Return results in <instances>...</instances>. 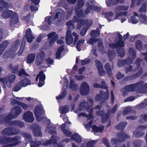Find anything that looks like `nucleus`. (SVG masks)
Instances as JSON below:
<instances>
[{
  "label": "nucleus",
  "instance_id": "20e7f679",
  "mask_svg": "<svg viewBox=\"0 0 147 147\" xmlns=\"http://www.w3.org/2000/svg\"><path fill=\"white\" fill-rule=\"evenodd\" d=\"M44 112V110L41 106L36 107L34 110V114L36 117L37 120L38 121L41 120V116L42 114Z\"/></svg>",
  "mask_w": 147,
  "mask_h": 147
},
{
  "label": "nucleus",
  "instance_id": "0eeeda50",
  "mask_svg": "<svg viewBox=\"0 0 147 147\" xmlns=\"http://www.w3.org/2000/svg\"><path fill=\"white\" fill-rule=\"evenodd\" d=\"M89 90L88 85L86 83H83L80 88V92L82 94L85 95L87 94Z\"/></svg>",
  "mask_w": 147,
  "mask_h": 147
},
{
  "label": "nucleus",
  "instance_id": "8fccbe9b",
  "mask_svg": "<svg viewBox=\"0 0 147 147\" xmlns=\"http://www.w3.org/2000/svg\"><path fill=\"white\" fill-rule=\"evenodd\" d=\"M90 60L89 59L86 60H85L83 61H82V64L83 65H85L89 62Z\"/></svg>",
  "mask_w": 147,
  "mask_h": 147
},
{
  "label": "nucleus",
  "instance_id": "ea45409f",
  "mask_svg": "<svg viewBox=\"0 0 147 147\" xmlns=\"http://www.w3.org/2000/svg\"><path fill=\"white\" fill-rule=\"evenodd\" d=\"M86 31L87 30L86 29L82 30L80 32L81 35L82 36H84L86 34Z\"/></svg>",
  "mask_w": 147,
  "mask_h": 147
},
{
  "label": "nucleus",
  "instance_id": "3c124183",
  "mask_svg": "<svg viewBox=\"0 0 147 147\" xmlns=\"http://www.w3.org/2000/svg\"><path fill=\"white\" fill-rule=\"evenodd\" d=\"M123 14L124 15H125L126 14L125 13H123V14H117L116 15V16H115V19H117L118 18H118V17H120V16H123Z\"/></svg>",
  "mask_w": 147,
  "mask_h": 147
},
{
  "label": "nucleus",
  "instance_id": "58836bf2",
  "mask_svg": "<svg viewBox=\"0 0 147 147\" xmlns=\"http://www.w3.org/2000/svg\"><path fill=\"white\" fill-rule=\"evenodd\" d=\"M65 93L66 92H63L61 96H59L58 97H56L57 99H59L63 98L64 97V95H65Z\"/></svg>",
  "mask_w": 147,
  "mask_h": 147
},
{
  "label": "nucleus",
  "instance_id": "c756f323",
  "mask_svg": "<svg viewBox=\"0 0 147 147\" xmlns=\"http://www.w3.org/2000/svg\"><path fill=\"white\" fill-rule=\"evenodd\" d=\"M92 107L91 106H90L89 108H88L87 109V111L88 112H90V111H92ZM86 117L87 118H88L89 119H90L92 117V115L89 112V115L88 116H86Z\"/></svg>",
  "mask_w": 147,
  "mask_h": 147
},
{
  "label": "nucleus",
  "instance_id": "5701e85b",
  "mask_svg": "<svg viewBox=\"0 0 147 147\" xmlns=\"http://www.w3.org/2000/svg\"><path fill=\"white\" fill-rule=\"evenodd\" d=\"M137 14L136 13H134V15L135 16L131 17L130 19V22L133 24H136L138 22V20L136 19V17L138 18V16H136Z\"/></svg>",
  "mask_w": 147,
  "mask_h": 147
},
{
  "label": "nucleus",
  "instance_id": "412c9836",
  "mask_svg": "<svg viewBox=\"0 0 147 147\" xmlns=\"http://www.w3.org/2000/svg\"><path fill=\"white\" fill-rule=\"evenodd\" d=\"M96 141H90L86 144L85 146L84 145H82V147H94V145L96 142Z\"/></svg>",
  "mask_w": 147,
  "mask_h": 147
},
{
  "label": "nucleus",
  "instance_id": "c85d7f7f",
  "mask_svg": "<svg viewBox=\"0 0 147 147\" xmlns=\"http://www.w3.org/2000/svg\"><path fill=\"white\" fill-rule=\"evenodd\" d=\"M8 44V42L7 41H5L3 42L2 44L0 45V47L1 48H4V50L5 48L7 46Z\"/></svg>",
  "mask_w": 147,
  "mask_h": 147
},
{
  "label": "nucleus",
  "instance_id": "bf43d9fd",
  "mask_svg": "<svg viewBox=\"0 0 147 147\" xmlns=\"http://www.w3.org/2000/svg\"><path fill=\"white\" fill-rule=\"evenodd\" d=\"M93 86L94 87H96V88H98V87H101V86L99 84H95L93 85Z\"/></svg>",
  "mask_w": 147,
  "mask_h": 147
},
{
  "label": "nucleus",
  "instance_id": "39448f33",
  "mask_svg": "<svg viewBox=\"0 0 147 147\" xmlns=\"http://www.w3.org/2000/svg\"><path fill=\"white\" fill-rule=\"evenodd\" d=\"M45 78V75L42 72H41L37 76L36 80L37 82H39L38 83L39 87H41L44 84V81Z\"/></svg>",
  "mask_w": 147,
  "mask_h": 147
},
{
  "label": "nucleus",
  "instance_id": "dca6fc26",
  "mask_svg": "<svg viewBox=\"0 0 147 147\" xmlns=\"http://www.w3.org/2000/svg\"><path fill=\"white\" fill-rule=\"evenodd\" d=\"M64 49L63 46H61L58 48L57 51L56 55V57L57 59H59L61 57V53L63 51Z\"/></svg>",
  "mask_w": 147,
  "mask_h": 147
},
{
  "label": "nucleus",
  "instance_id": "7ed1b4c3",
  "mask_svg": "<svg viewBox=\"0 0 147 147\" xmlns=\"http://www.w3.org/2000/svg\"><path fill=\"white\" fill-rule=\"evenodd\" d=\"M16 78L14 75L10 74L8 77L2 78L0 81L2 82L4 85H6L9 86L10 84L13 82Z\"/></svg>",
  "mask_w": 147,
  "mask_h": 147
},
{
  "label": "nucleus",
  "instance_id": "13d9d810",
  "mask_svg": "<svg viewBox=\"0 0 147 147\" xmlns=\"http://www.w3.org/2000/svg\"><path fill=\"white\" fill-rule=\"evenodd\" d=\"M69 3H74L76 1V0H67Z\"/></svg>",
  "mask_w": 147,
  "mask_h": 147
},
{
  "label": "nucleus",
  "instance_id": "a211bd4d",
  "mask_svg": "<svg viewBox=\"0 0 147 147\" xmlns=\"http://www.w3.org/2000/svg\"><path fill=\"white\" fill-rule=\"evenodd\" d=\"M11 22L13 24L16 23L18 21V15L16 13H13V15L11 18Z\"/></svg>",
  "mask_w": 147,
  "mask_h": 147
},
{
  "label": "nucleus",
  "instance_id": "a878e982",
  "mask_svg": "<svg viewBox=\"0 0 147 147\" xmlns=\"http://www.w3.org/2000/svg\"><path fill=\"white\" fill-rule=\"evenodd\" d=\"M85 41L84 40L82 39L81 40H80L78 41V42L77 43L76 45V49L78 50L79 51H80V49L79 48V47L80 45H82L84 42Z\"/></svg>",
  "mask_w": 147,
  "mask_h": 147
},
{
  "label": "nucleus",
  "instance_id": "680f3d73",
  "mask_svg": "<svg viewBox=\"0 0 147 147\" xmlns=\"http://www.w3.org/2000/svg\"><path fill=\"white\" fill-rule=\"evenodd\" d=\"M76 78L77 80H81L83 78L82 76H81L80 77H79L77 76H76Z\"/></svg>",
  "mask_w": 147,
  "mask_h": 147
},
{
  "label": "nucleus",
  "instance_id": "4be33fe9",
  "mask_svg": "<svg viewBox=\"0 0 147 147\" xmlns=\"http://www.w3.org/2000/svg\"><path fill=\"white\" fill-rule=\"evenodd\" d=\"M12 102L14 103H16V104H18L22 108L24 109H26L27 108L28 106H27L24 104L22 103H20L18 101H16L14 100H13L12 101Z\"/></svg>",
  "mask_w": 147,
  "mask_h": 147
},
{
  "label": "nucleus",
  "instance_id": "e2e57ef3",
  "mask_svg": "<svg viewBox=\"0 0 147 147\" xmlns=\"http://www.w3.org/2000/svg\"><path fill=\"white\" fill-rule=\"evenodd\" d=\"M83 1H81L80 3V4L78 5V6H79L80 7H82L83 4Z\"/></svg>",
  "mask_w": 147,
  "mask_h": 147
},
{
  "label": "nucleus",
  "instance_id": "a18cd8bd",
  "mask_svg": "<svg viewBox=\"0 0 147 147\" xmlns=\"http://www.w3.org/2000/svg\"><path fill=\"white\" fill-rule=\"evenodd\" d=\"M136 46L137 48H139L141 47V42L140 41H138L136 42Z\"/></svg>",
  "mask_w": 147,
  "mask_h": 147
},
{
  "label": "nucleus",
  "instance_id": "052dcab7",
  "mask_svg": "<svg viewBox=\"0 0 147 147\" xmlns=\"http://www.w3.org/2000/svg\"><path fill=\"white\" fill-rule=\"evenodd\" d=\"M18 70V68H16V69H13L12 70V72L13 73H16Z\"/></svg>",
  "mask_w": 147,
  "mask_h": 147
},
{
  "label": "nucleus",
  "instance_id": "0e129e2a",
  "mask_svg": "<svg viewBox=\"0 0 147 147\" xmlns=\"http://www.w3.org/2000/svg\"><path fill=\"white\" fill-rule=\"evenodd\" d=\"M129 35V33H127L126 35H124L123 38L124 39H126L128 37Z\"/></svg>",
  "mask_w": 147,
  "mask_h": 147
},
{
  "label": "nucleus",
  "instance_id": "7c9ffc66",
  "mask_svg": "<svg viewBox=\"0 0 147 147\" xmlns=\"http://www.w3.org/2000/svg\"><path fill=\"white\" fill-rule=\"evenodd\" d=\"M105 67L108 73L109 74L111 72V69L110 68L109 64L108 63L105 66Z\"/></svg>",
  "mask_w": 147,
  "mask_h": 147
},
{
  "label": "nucleus",
  "instance_id": "6e6552de",
  "mask_svg": "<svg viewBox=\"0 0 147 147\" xmlns=\"http://www.w3.org/2000/svg\"><path fill=\"white\" fill-rule=\"evenodd\" d=\"M49 39L50 38L49 43L51 45L55 42L57 39L58 38V36L55 32H52L48 35Z\"/></svg>",
  "mask_w": 147,
  "mask_h": 147
},
{
  "label": "nucleus",
  "instance_id": "5fc2aeb1",
  "mask_svg": "<svg viewBox=\"0 0 147 147\" xmlns=\"http://www.w3.org/2000/svg\"><path fill=\"white\" fill-rule=\"evenodd\" d=\"M52 129L53 128L52 127H51V128H50L47 127L46 129V132H47L48 133H49L50 134H51L52 132H51L50 130Z\"/></svg>",
  "mask_w": 147,
  "mask_h": 147
},
{
  "label": "nucleus",
  "instance_id": "37998d69",
  "mask_svg": "<svg viewBox=\"0 0 147 147\" xmlns=\"http://www.w3.org/2000/svg\"><path fill=\"white\" fill-rule=\"evenodd\" d=\"M31 9L32 11H37L38 9V8L36 6H31Z\"/></svg>",
  "mask_w": 147,
  "mask_h": 147
},
{
  "label": "nucleus",
  "instance_id": "49530a36",
  "mask_svg": "<svg viewBox=\"0 0 147 147\" xmlns=\"http://www.w3.org/2000/svg\"><path fill=\"white\" fill-rule=\"evenodd\" d=\"M146 7L145 5L143 6L140 9V11H146Z\"/></svg>",
  "mask_w": 147,
  "mask_h": 147
},
{
  "label": "nucleus",
  "instance_id": "bb28decb",
  "mask_svg": "<svg viewBox=\"0 0 147 147\" xmlns=\"http://www.w3.org/2000/svg\"><path fill=\"white\" fill-rule=\"evenodd\" d=\"M40 144V143L39 141L32 142L30 143L31 147H38Z\"/></svg>",
  "mask_w": 147,
  "mask_h": 147
},
{
  "label": "nucleus",
  "instance_id": "f257e3e1",
  "mask_svg": "<svg viewBox=\"0 0 147 147\" xmlns=\"http://www.w3.org/2000/svg\"><path fill=\"white\" fill-rule=\"evenodd\" d=\"M78 39V35L75 32L71 34L70 32L67 30L66 34V41L67 44H70L74 41L75 45Z\"/></svg>",
  "mask_w": 147,
  "mask_h": 147
},
{
  "label": "nucleus",
  "instance_id": "c03bdc74",
  "mask_svg": "<svg viewBox=\"0 0 147 147\" xmlns=\"http://www.w3.org/2000/svg\"><path fill=\"white\" fill-rule=\"evenodd\" d=\"M95 42L94 39H91L87 42V43H89L91 44H92Z\"/></svg>",
  "mask_w": 147,
  "mask_h": 147
},
{
  "label": "nucleus",
  "instance_id": "c9c22d12",
  "mask_svg": "<svg viewBox=\"0 0 147 147\" xmlns=\"http://www.w3.org/2000/svg\"><path fill=\"white\" fill-rule=\"evenodd\" d=\"M92 125L91 122H90L88 124L85 125V128L88 130H89L90 128Z\"/></svg>",
  "mask_w": 147,
  "mask_h": 147
},
{
  "label": "nucleus",
  "instance_id": "b1692460",
  "mask_svg": "<svg viewBox=\"0 0 147 147\" xmlns=\"http://www.w3.org/2000/svg\"><path fill=\"white\" fill-rule=\"evenodd\" d=\"M11 111L13 113L18 114L20 112L21 109L20 107H17L12 109Z\"/></svg>",
  "mask_w": 147,
  "mask_h": 147
},
{
  "label": "nucleus",
  "instance_id": "ddd939ff",
  "mask_svg": "<svg viewBox=\"0 0 147 147\" xmlns=\"http://www.w3.org/2000/svg\"><path fill=\"white\" fill-rule=\"evenodd\" d=\"M71 139L78 143H80L82 141V139L80 137L78 134L73 135L71 136Z\"/></svg>",
  "mask_w": 147,
  "mask_h": 147
},
{
  "label": "nucleus",
  "instance_id": "4d7b16f0",
  "mask_svg": "<svg viewBox=\"0 0 147 147\" xmlns=\"http://www.w3.org/2000/svg\"><path fill=\"white\" fill-rule=\"evenodd\" d=\"M24 49V47H21V48L19 51V55H21V54L22 53V52L23 51Z\"/></svg>",
  "mask_w": 147,
  "mask_h": 147
},
{
  "label": "nucleus",
  "instance_id": "f03ea898",
  "mask_svg": "<svg viewBox=\"0 0 147 147\" xmlns=\"http://www.w3.org/2000/svg\"><path fill=\"white\" fill-rule=\"evenodd\" d=\"M30 84V82L29 80L28 79H24L20 82L14 88L13 90L14 91H18L22 87H25Z\"/></svg>",
  "mask_w": 147,
  "mask_h": 147
},
{
  "label": "nucleus",
  "instance_id": "603ef678",
  "mask_svg": "<svg viewBox=\"0 0 147 147\" xmlns=\"http://www.w3.org/2000/svg\"><path fill=\"white\" fill-rule=\"evenodd\" d=\"M64 42L63 40L60 39L58 40L57 41V44H59L60 45L64 43Z\"/></svg>",
  "mask_w": 147,
  "mask_h": 147
},
{
  "label": "nucleus",
  "instance_id": "9d476101",
  "mask_svg": "<svg viewBox=\"0 0 147 147\" xmlns=\"http://www.w3.org/2000/svg\"><path fill=\"white\" fill-rule=\"evenodd\" d=\"M15 140L12 138H9L7 139L6 140H5V142H2L0 143V144H8L9 143H11V144H7L5 146L6 147H10L16 145V144H15Z\"/></svg>",
  "mask_w": 147,
  "mask_h": 147
},
{
  "label": "nucleus",
  "instance_id": "de8ad7c7",
  "mask_svg": "<svg viewBox=\"0 0 147 147\" xmlns=\"http://www.w3.org/2000/svg\"><path fill=\"white\" fill-rule=\"evenodd\" d=\"M76 21L77 22H78V24H83V22H84L83 20L82 19H80L79 20V19H78L76 20Z\"/></svg>",
  "mask_w": 147,
  "mask_h": 147
},
{
  "label": "nucleus",
  "instance_id": "2f4dec72",
  "mask_svg": "<svg viewBox=\"0 0 147 147\" xmlns=\"http://www.w3.org/2000/svg\"><path fill=\"white\" fill-rule=\"evenodd\" d=\"M140 20L142 23H144L147 20V18L146 16L143 15L140 17Z\"/></svg>",
  "mask_w": 147,
  "mask_h": 147
},
{
  "label": "nucleus",
  "instance_id": "473e14b6",
  "mask_svg": "<svg viewBox=\"0 0 147 147\" xmlns=\"http://www.w3.org/2000/svg\"><path fill=\"white\" fill-rule=\"evenodd\" d=\"M18 75L19 76H22L24 75L25 76L26 75L24 70L22 69L20 70Z\"/></svg>",
  "mask_w": 147,
  "mask_h": 147
},
{
  "label": "nucleus",
  "instance_id": "2eb2a0df",
  "mask_svg": "<svg viewBox=\"0 0 147 147\" xmlns=\"http://www.w3.org/2000/svg\"><path fill=\"white\" fill-rule=\"evenodd\" d=\"M92 130L94 132L95 135H97L96 133L99 132H102L103 130V127L99 128L95 125H93L92 127Z\"/></svg>",
  "mask_w": 147,
  "mask_h": 147
},
{
  "label": "nucleus",
  "instance_id": "4468645a",
  "mask_svg": "<svg viewBox=\"0 0 147 147\" xmlns=\"http://www.w3.org/2000/svg\"><path fill=\"white\" fill-rule=\"evenodd\" d=\"M35 55L34 54H30L27 58L26 62L28 63H32L35 58Z\"/></svg>",
  "mask_w": 147,
  "mask_h": 147
},
{
  "label": "nucleus",
  "instance_id": "6ab92c4d",
  "mask_svg": "<svg viewBox=\"0 0 147 147\" xmlns=\"http://www.w3.org/2000/svg\"><path fill=\"white\" fill-rule=\"evenodd\" d=\"M68 110V108L66 107H61L59 108V111L62 113V114H65L67 112ZM62 116L61 115V117Z\"/></svg>",
  "mask_w": 147,
  "mask_h": 147
},
{
  "label": "nucleus",
  "instance_id": "774afa93",
  "mask_svg": "<svg viewBox=\"0 0 147 147\" xmlns=\"http://www.w3.org/2000/svg\"><path fill=\"white\" fill-rule=\"evenodd\" d=\"M143 55L145 56L144 57L146 60H147V53H143Z\"/></svg>",
  "mask_w": 147,
  "mask_h": 147
},
{
  "label": "nucleus",
  "instance_id": "aec40b11",
  "mask_svg": "<svg viewBox=\"0 0 147 147\" xmlns=\"http://www.w3.org/2000/svg\"><path fill=\"white\" fill-rule=\"evenodd\" d=\"M13 14L12 11L7 10L5 12H4L2 16L3 18H6L9 17L11 15Z\"/></svg>",
  "mask_w": 147,
  "mask_h": 147
},
{
  "label": "nucleus",
  "instance_id": "79ce46f5",
  "mask_svg": "<svg viewBox=\"0 0 147 147\" xmlns=\"http://www.w3.org/2000/svg\"><path fill=\"white\" fill-rule=\"evenodd\" d=\"M98 48L100 51L103 49V47L102 46V44L101 42H100L99 44H98Z\"/></svg>",
  "mask_w": 147,
  "mask_h": 147
},
{
  "label": "nucleus",
  "instance_id": "9b49d317",
  "mask_svg": "<svg viewBox=\"0 0 147 147\" xmlns=\"http://www.w3.org/2000/svg\"><path fill=\"white\" fill-rule=\"evenodd\" d=\"M44 56V53L42 51L41 52L38 54L36 59V63L37 65H39L42 63Z\"/></svg>",
  "mask_w": 147,
  "mask_h": 147
},
{
  "label": "nucleus",
  "instance_id": "1a4fd4ad",
  "mask_svg": "<svg viewBox=\"0 0 147 147\" xmlns=\"http://www.w3.org/2000/svg\"><path fill=\"white\" fill-rule=\"evenodd\" d=\"M25 36L28 42L30 43L35 38L31 34V30L30 28L27 29L26 31Z\"/></svg>",
  "mask_w": 147,
  "mask_h": 147
},
{
  "label": "nucleus",
  "instance_id": "72a5a7b5",
  "mask_svg": "<svg viewBox=\"0 0 147 147\" xmlns=\"http://www.w3.org/2000/svg\"><path fill=\"white\" fill-rule=\"evenodd\" d=\"M33 134L36 136H40L41 135V133L39 130H34L33 131Z\"/></svg>",
  "mask_w": 147,
  "mask_h": 147
},
{
  "label": "nucleus",
  "instance_id": "423d86ee",
  "mask_svg": "<svg viewBox=\"0 0 147 147\" xmlns=\"http://www.w3.org/2000/svg\"><path fill=\"white\" fill-rule=\"evenodd\" d=\"M23 119L26 121L32 122L34 120L32 113L31 112H27L24 114Z\"/></svg>",
  "mask_w": 147,
  "mask_h": 147
},
{
  "label": "nucleus",
  "instance_id": "f3484780",
  "mask_svg": "<svg viewBox=\"0 0 147 147\" xmlns=\"http://www.w3.org/2000/svg\"><path fill=\"white\" fill-rule=\"evenodd\" d=\"M66 124V123H65L64 124L62 125L61 126V129L63 131L64 134L67 136H69L71 134V133L68 130L65 131L64 128H65V124Z\"/></svg>",
  "mask_w": 147,
  "mask_h": 147
},
{
  "label": "nucleus",
  "instance_id": "69168bd1",
  "mask_svg": "<svg viewBox=\"0 0 147 147\" xmlns=\"http://www.w3.org/2000/svg\"><path fill=\"white\" fill-rule=\"evenodd\" d=\"M135 98L134 97H130L128 98V100L132 101L135 99Z\"/></svg>",
  "mask_w": 147,
  "mask_h": 147
},
{
  "label": "nucleus",
  "instance_id": "864d4df0",
  "mask_svg": "<svg viewBox=\"0 0 147 147\" xmlns=\"http://www.w3.org/2000/svg\"><path fill=\"white\" fill-rule=\"evenodd\" d=\"M32 1L35 4H38L40 0H30Z\"/></svg>",
  "mask_w": 147,
  "mask_h": 147
},
{
  "label": "nucleus",
  "instance_id": "e433bc0d",
  "mask_svg": "<svg viewBox=\"0 0 147 147\" xmlns=\"http://www.w3.org/2000/svg\"><path fill=\"white\" fill-rule=\"evenodd\" d=\"M51 19V17L48 16L45 18V21L48 24H51V20H50Z\"/></svg>",
  "mask_w": 147,
  "mask_h": 147
},
{
  "label": "nucleus",
  "instance_id": "393cba45",
  "mask_svg": "<svg viewBox=\"0 0 147 147\" xmlns=\"http://www.w3.org/2000/svg\"><path fill=\"white\" fill-rule=\"evenodd\" d=\"M78 88V85H74V81L72 80H71L70 82V88L72 89V90H76Z\"/></svg>",
  "mask_w": 147,
  "mask_h": 147
},
{
  "label": "nucleus",
  "instance_id": "a19ab883",
  "mask_svg": "<svg viewBox=\"0 0 147 147\" xmlns=\"http://www.w3.org/2000/svg\"><path fill=\"white\" fill-rule=\"evenodd\" d=\"M46 60L47 63L49 64H51L53 62V60L50 58L46 59Z\"/></svg>",
  "mask_w": 147,
  "mask_h": 147
},
{
  "label": "nucleus",
  "instance_id": "6e6d98bb",
  "mask_svg": "<svg viewBox=\"0 0 147 147\" xmlns=\"http://www.w3.org/2000/svg\"><path fill=\"white\" fill-rule=\"evenodd\" d=\"M42 34H40L38 37L37 39V41L38 42H40L41 41L42 39Z\"/></svg>",
  "mask_w": 147,
  "mask_h": 147
},
{
  "label": "nucleus",
  "instance_id": "f8f14e48",
  "mask_svg": "<svg viewBox=\"0 0 147 147\" xmlns=\"http://www.w3.org/2000/svg\"><path fill=\"white\" fill-rule=\"evenodd\" d=\"M96 64L100 74V75L104 74L105 73V72L103 70L101 63L98 61L96 60Z\"/></svg>",
  "mask_w": 147,
  "mask_h": 147
},
{
  "label": "nucleus",
  "instance_id": "cd10ccee",
  "mask_svg": "<svg viewBox=\"0 0 147 147\" xmlns=\"http://www.w3.org/2000/svg\"><path fill=\"white\" fill-rule=\"evenodd\" d=\"M100 34V32L98 30L92 31L90 33V34L92 36H99Z\"/></svg>",
  "mask_w": 147,
  "mask_h": 147
},
{
  "label": "nucleus",
  "instance_id": "f704fd0d",
  "mask_svg": "<svg viewBox=\"0 0 147 147\" xmlns=\"http://www.w3.org/2000/svg\"><path fill=\"white\" fill-rule=\"evenodd\" d=\"M123 123H121L119 124L118 126H116V128L117 129H121L122 127H125V125H123Z\"/></svg>",
  "mask_w": 147,
  "mask_h": 147
},
{
  "label": "nucleus",
  "instance_id": "338daca9",
  "mask_svg": "<svg viewBox=\"0 0 147 147\" xmlns=\"http://www.w3.org/2000/svg\"><path fill=\"white\" fill-rule=\"evenodd\" d=\"M84 67H82V68H80L79 70V71L80 73H82L83 71L84 70Z\"/></svg>",
  "mask_w": 147,
  "mask_h": 147
},
{
  "label": "nucleus",
  "instance_id": "09e8293b",
  "mask_svg": "<svg viewBox=\"0 0 147 147\" xmlns=\"http://www.w3.org/2000/svg\"><path fill=\"white\" fill-rule=\"evenodd\" d=\"M59 16L58 13H57L56 14L55 16L54 17V21L55 22H53V23H55V22H57L58 20L57 19L58 17Z\"/></svg>",
  "mask_w": 147,
  "mask_h": 147
},
{
  "label": "nucleus",
  "instance_id": "4c0bfd02",
  "mask_svg": "<svg viewBox=\"0 0 147 147\" xmlns=\"http://www.w3.org/2000/svg\"><path fill=\"white\" fill-rule=\"evenodd\" d=\"M82 12L81 10L77 11L76 12V15L79 18L82 16Z\"/></svg>",
  "mask_w": 147,
  "mask_h": 147
}]
</instances>
